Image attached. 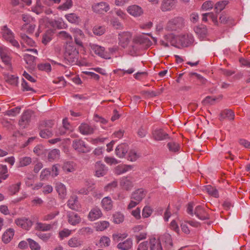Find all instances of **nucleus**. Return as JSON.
Returning a JSON list of instances; mask_svg holds the SVG:
<instances>
[{"label": "nucleus", "instance_id": "nucleus-58", "mask_svg": "<svg viewBox=\"0 0 250 250\" xmlns=\"http://www.w3.org/2000/svg\"><path fill=\"white\" fill-rule=\"evenodd\" d=\"M147 129L146 127L142 126L139 127L137 131V134L139 138H143L147 135Z\"/></svg>", "mask_w": 250, "mask_h": 250}, {"label": "nucleus", "instance_id": "nucleus-52", "mask_svg": "<svg viewBox=\"0 0 250 250\" xmlns=\"http://www.w3.org/2000/svg\"><path fill=\"white\" fill-rule=\"evenodd\" d=\"M54 125V121L52 120H48L42 121L40 125V128H51Z\"/></svg>", "mask_w": 250, "mask_h": 250}, {"label": "nucleus", "instance_id": "nucleus-5", "mask_svg": "<svg viewBox=\"0 0 250 250\" xmlns=\"http://www.w3.org/2000/svg\"><path fill=\"white\" fill-rule=\"evenodd\" d=\"M72 147L77 151L81 153H87L90 151L89 145L82 139H75L72 142Z\"/></svg>", "mask_w": 250, "mask_h": 250}, {"label": "nucleus", "instance_id": "nucleus-36", "mask_svg": "<svg viewBox=\"0 0 250 250\" xmlns=\"http://www.w3.org/2000/svg\"><path fill=\"white\" fill-rule=\"evenodd\" d=\"M55 188L60 198L64 199L66 195V189L65 186L61 183H57Z\"/></svg>", "mask_w": 250, "mask_h": 250}, {"label": "nucleus", "instance_id": "nucleus-62", "mask_svg": "<svg viewBox=\"0 0 250 250\" xmlns=\"http://www.w3.org/2000/svg\"><path fill=\"white\" fill-rule=\"evenodd\" d=\"M71 230L65 229L59 232V237L60 240H62L64 238L68 237L71 234Z\"/></svg>", "mask_w": 250, "mask_h": 250}, {"label": "nucleus", "instance_id": "nucleus-18", "mask_svg": "<svg viewBox=\"0 0 250 250\" xmlns=\"http://www.w3.org/2000/svg\"><path fill=\"white\" fill-rule=\"evenodd\" d=\"M67 217L68 223L73 226L79 224L81 221V218L78 214L73 211L67 212Z\"/></svg>", "mask_w": 250, "mask_h": 250}, {"label": "nucleus", "instance_id": "nucleus-3", "mask_svg": "<svg viewBox=\"0 0 250 250\" xmlns=\"http://www.w3.org/2000/svg\"><path fill=\"white\" fill-rule=\"evenodd\" d=\"M2 37L5 40L9 42L12 45L20 48V45L18 42L14 38V34L13 32L7 27V25H4L2 28Z\"/></svg>", "mask_w": 250, "mask_h": 250}, {"label": "nucleus", "instance_id": "nucleus-6", "mask_svg": "<svg viewBox=\"0 0 250 250\" xmlns=\"http://www.w3.org/2000/svg\"><path fill=\"white\" fill-rule=\"evenodd\" d=\"M184 26V19L179 17H175L169 20L167 25L168 30L176 31Z\"/></svg>", "mask_w": 250, "mask_h": 250}, {"label": "nucleus", "instance_id": "nucleus-39", "mask_svg": "<svg viewBox=\"0 0 250 250\" xmlns=\"http://www.w3.org/2000/svg\"><path fill=\"white\" fill-rule=\"evenodd\" d=\"M67 244L71 248H77L83 245V241L77 237H73L68 241Z\"/></svg>", "mask_w": 250, "mask_h": 250}, {"label": "nucleus", "instance_id": "nucleus-56", "mask_svg": "<svg viewBox=\"0 0 250 250\" xmlns=\"http://www.w3.org/2000/svg\"><path fill=\"white\" fill-rule=\"evenodd\" d=\"M72 5V0H66L65 2L58 6V9L62 11L66 10L71 8Z\"/></svg>", "mask_w": 250, "mask_h": 250}, {"label": "nucleus", "instance_id": "nucleus-38", "mask_svg": "<svg viewBox=\"0 0 250 250\" xmlns=\"http://www.w3.org/2000/svg\"><path fill=\"white\" fill-rule=\"evenodd\" d=\"M14 235V230L12 229H9L7 230L2 235V241L7 244L9 243L13 238Z\"/></svg>", "mask_w": 250, "mask_h": 250}, {"label": "nucleus", "instance_id": "nucleus-25", "mask_svg": "<svg viewBox=\"0 0 250 250\" xmlns=\"http://www.w3.org/2000/svg\"><path fill=\"white\" fill-rule=\"evenodd\" d=\"M165 40L168 42L172 46L179 48V36H176L173 34H168L165 35Z\"/></svg>", "mask_w": 250, "mask_h": 250}, {"label": "nucleus", "instance_id": "nucleus-16", "mask_svg": "<svg viewBox=\"0 0 250 250\" xmlns=\"http://www.w3.org/2000/svg\"><path fill=\"white\" fill-rule=\"evenodd\" d=\"M31 115L28 111H25L22 114L21 118L19 122V125L21 128H25L29 125L31 121Z\"/></svg>", "mask_w": 250, "mask_h": 250}, {"label": "nucleus", "instance_id": "nucleus-28", "mask_svg": "<svg viewBox=\"0 0 250 250\" xmlns=\"http://www.w3.org/2000/svg\"><path fill=\"white\" fill-rule=\"evenodd\" d=\"M133 166L131 165H120L115 168L114 173L119 175L131 170Z\"/></svg>", "mask_w": 250, "mask_h": 250}, {"label": "nucleus", "instance_id": "nucleus-8", "mask_svg": "<svg viewBox=\"0 0 250 250\" xmlns=\"http://www.w3.org/2000/svg\"><path fill=\"white\" fill-rule=\"evenodd\" d=\"M179 48L188 47L194 42V38L191 34H187L179 36Z\"/></svg>", "mask_w": 250, "mask_h": 250}, {"label": "nucleus", "instance_id": "nucleus-15", "mask_svg": "<svg viewBox=\"0 0 250 250\" xmlns=\"http://www.w3.org/2000/svg\"><path fill=\"white\" fill-rule=\"evenodd\" d=\"M146 194V192L143 188H138L132 193L130 198L140 203L145 197Z\"/></svg>", "mask_w": 250, "mask_h": 250}, {"label": "nucleus", "instance_id": "nucleus-57", "mask_svg": "<svg viewBox=\"0 0 250 250\" xmlns=\"http://www.w3.org/2000/svg\"><path fill=\"white\" fill-rule=\"evenodd\" d=\"M21 109V107L20 106H17L15 108L6 111L5 115L9 116H15L20 113Z\"/></svg>", "mask_w": 250, "mask_h": 250}, {"label": "nucleus", "instance_id": "nucleus-51", "mask_svg": "<svg viewBox=\"0 0 250 250\" xmlns=\"http://www.w3.org/2000/svg\"><path fill=\"white\" fill-rule=\"evenodd\" d=\"M26 240L31 250H41V247L38 243L31 238Z\"/></svg>", "mask_w": 250, "mask_h": 250}, {"label": "nucleus", "instance_id": "nucleus-53", "mask_svg": "<svg viewBox=\"0 0 250 250\" xmlns=\"http://www.w3.org/2000/svg\"><path fill=\"white\" fill-rule=\"evenodd\" d=\"M8 173V168L6 165H0V176L2 180H6L9 175Z\"/></svg>", "mask_w": 250, "mask_h": 250}, {"label": "nucleus", "instance_id": "nucleus-45", "mask_svg": "<svg viewBox=\"0 0 250 250\" xmlns=\"http://www.w3.org/2000/svg\"><path fill=\"white\" fill-rule=\"evenodd\" d=\"M60 157V150L58 149H54L48 154V160L51 162L57 159Z\"/></svg>", "mask_w": 250, "mask_h": 250}, {"label": "nucleus", "instance_id": "nucleus-64", "mask_svg": "<svg viewBox=\"0 0 250 250\" xmlns=\"http://www.w3.org/2000/svg\"><path fill=\"white\" fill-rule=\"evenodd\" d=\"M38 237L44 242H47L51 237V233H43L40 232L37 234Z\"/></svg>", "mask_w": 250, "mask_h": 250}, {"label": "nucleus", "instance_id": "nucleus-40", "mask_svg": "<svg viewBox=\"0 0 250 250\" xmlns=\"http://www.w3.org/2000/svg\"><path fill=\"white\" fill-rule=\"evenodd\" d=\"M194 31L200 38H205L207 34V29L205 25L195 27Z\"/></svg>", "mask_w": 250, "mask_h": 250}, {"label": "nucleus", "instance_id": "nucleus-48", "mask_svg": "<svg viewBox=\"0 0 250 250\" xmlns=\"http://www.w3.org/2000/svg\"><path fill=\"white\" fill-rule=\"evenodd\" d=\"M167 146L169 150L173 152H178L180 149V145L175 142H169L167 143Z\"/></svg>", "mask_w": 250, "mask_h": 250}, {"label": "nucleus", "instance_id": "nucleus-33", "mask_svg": "<svg viewBox=\"0 0 250 250\" xmlns=\"http://www.w3.org/2000/svg\"><path fill=\"white\" fill-rule=\"evenodd\" d=\"M49 24L52 27L58 29H63L66 27V25L62 18L51 20L49 21Z\"/></svg>", "mask_w": 250, "mask_h": 250}, {"label": "nucleus", "instance_id": "nucleus-17", "mask_svg": "<svg viewBox=\"0 0 250 250\" xmlns=\"http://www.w3.org/2000/svg\"><path fill=\"white\" fill-rule=\"evenodd\" d=\"M177 0H163L161 5V9L162 11H169L174 9Z\"/></svg>", "mask_w": 250, "mask_h": 250}, {"label": "nucleus", "instance_id": "nucleus-35", "mask_svg": "<svg viewBox=\"0 0 250 250\" xmlns=\"http://www.w3.org/2000/svg\"><path fill=\"white\" fill-rule=\"evenodd\" d=\"M68 207L74 210L78 211L80 209L77 198L76 196H72L67 201Z\"/></svg>", "mask_w": 250, "mask_h": 250}, {"label": "nucleus", "instance_id": "nucleus-11", "mask_svg": "<svg viewBox=\"0 0 250 250\" xmlns=\"http://www.w3.org/2000/svg\"><path fill=\"white\" fill-rule=\"evenodd\" d=\"M92 8L95 12L99 14L106 12L110 9L109 5L105 2L95 3L92 5Z\"/></svg>", "mask_w": 250, "mask_h": 250}, {"label": "nucleus", "instance_id": "nucleus-10", "mask_svg": "<svg viewBox=\"0 0 250 250\" xmlns=\"http://www.w3.org/2000/svg\"><path fill=\"white\" fill-rule=\"evenodd\" d=\"M120 186L121 188L126 191H130L134 187L132 178L123 177L120 181Z\"/></svg>", "mask_w": 250, "mask_h": 250}, {"label": "nucleus", "instance_id": "nucleus-26", "mask_svg": "<svg viewBox=\"0 0 250 250\" xmlns=\"http://www.w3.org/2000/svg\"><path fill=\"white\" fill-rule=\"evenodd\" d=\"M79 130L83 135L91 134L94 131V127L86 123L82 124L79 127Z\"/></svg>", "mask_w": 250, "mask_h": 250}, {"label": "nucleus", "instance_id": "nucleus-59", "mask_svg": "<svg viewBox=\"0 0 250 250\" xmlns=\"http://www.w3.org/2000/svg\"><path fill=\"white\" fill-rule=\"evenodd\" d=\"M147 233L146 231H143L135 235L134 237L136 242L138 243L140 241L145 240L147 237Z\"/></svg>", "mask_w": 250, "mask_h": 250}, {"label": "nucleus", "instance_id": "nucleus-12", "mask_svg": "<svg viewBox=\"0 0 250 250\" xmlns=\"http://www.w3.org/2000/svg\"><path fill=\"white\" fill-rule=\"evenodd\" d=\"M16 225L25 230H29L33 225L32 221L25 217L17 219L15 220Z\"/></svg>", "mask_w": 250, "mask_h": 250}, {"label": "nucleus", "instance_id": "nucleus-22", "mask_svg": "<svg viewBox=\"0 0 250 250\" xmlns=\"http://www.w3.org/2000/svg\"><path fill=\"white\" fill-rule=\"evenodd\" d=\"M150 250H163L161 241L154 237L149 239Z\"/></svg>", "mask_w": 250, "mask_h": 250}, {"label": "nucleus", "instance_id": "nucleus-9", "mask_svg": "<svg viewBox=\"0 0 250 250\" xmlns=\"http://www.w3.org/2000/svg\"><path fill=\"white\" fill-rule=\"evenodd\" d=\"M91 50L99 56L101 58L108 59H110V55L107 52L105 51L104 48L101 46L98 45L96 44L91 45Z\"/></svg>", "mask_w": 250, "mask_h": 250}, {"label": "nucleus", "instance_id": "nucleus-37", "mask_svg": "<svg viewBox=\"0 0 250 250\" xmlns=\"http://www.w3.org/2000/svg\"><path fill=\"white\" fill-rule=\"evenodd\" d=\"M54 31L52 29H48L42 35V42L44 45H46L52 39Z\"/></svg>", "mask_w": 250, "mask_h": 250}, {"label": "nucleus", "instance_id": "nucleus-42", "mask_svg": "<svg viewBox=\"0 0 250 250\" xmlns=\"http://www.w3.org/2000/svg\"><path fill=\"white\" fill-rule=\"evenodd\" d=\"M229 1L227 0H223L218 1L214 5V9L216 13L221 12L225 9L226 6L228 4Z\"/></svg>", "mask_w": 250, "mask_h": 250}, {"label": "nucleus", "instance_id": "nucleus-43", "mask_svg": "<svg viewBox=\"0 0 250 250\" xmlns=\"http://www.w3.org/2000/svg\"><path fill=\"white\" fill-rule=\"evenodd\" d=\"M40 136L41 137L44 139L51 138L53 135L52 129L45 128H40Z\"/></svg>", "mask_w": 250, "mask_h": 250}, {"label": "nucleus", "instance_id": "nucleus-29", "mask_svg": "<svg viewBox=\"0 0 250 250\" xmlns=\"http://www.w3.org/2000/svg\"><path fill=\"white\" fill-rule=\"evenodd\" d=\"M20 37L21 39V43L22 47H24L25 44L31 47H33L35 45V42L31 38L27 36L25 34L21 33Z\"/></svg>", "mask_w": 250, "mask_h": 250}, {"label": "nucleus", "instance_id": "nucleus-60", "mask_svg": "<svg viewBox=\"0 0 250 250\" xmlns=\"http://www.w3.org/2000/svg\"><path fill=\"white\" fill-rule=\"evenodd\" d=\"M23 58L26 62L29 65L33 64L36 60L35 57L29 54H25Z\"/></svg>", "mask_w": 250, "mask_h": 250}, {"label": "nucleus", "instance_id": "nucleus-50", "mask_svg": "<svg viewBox=\"0 0 250 250\" xmlns=\"http://www.w3.org/2000/svg\"><path fill=\"white\" fill-rule=\"evenodd\" d=\"M35 27L36 25L33 23H25L22 26L21 29L25 31L28 34H32L35 31Z\"/></svg>", "mask_w": 250, "mask_h": 250}, {"label": "nucleus", "instance_id": "nucleus-31", "mask_svg": "<svg viewBox=\"0 0 250 250\" xmlns=\"http://www.w3.org/2000/svg\"><path fill=\"white\" fill-rule=\"evenodd\" d=\"M32 163V158L28 156L19 157L17 167L20 168L30 165Z\"/></svg>", "mask_w": 250, "mask_h": 250}, {"label": "nucleus", "instance_id": "nucleus-41", "mask_svg": "<svg viewBox=\"0 0 250 250\" xmlns=\"http://www.w3.org/2000/svg\"><path fill=\"white\" fill-rule=\"evenodd\" d=\"M205 190L210 196L214 198L219 197V193L217 189L211 185H207L205 187Z\"/></svg>", "mask_w": 250, "mask_h": 250}, {"label": "nucleus", "instance_id": "nucleus-32", "mask_svg": "<svg viewBox=\"0 0 250 250\" xmlns=\"http://www.w3.org/2000/svg\"><path fill=\"white\" fill-rule=\"evenodd\" d=\"M53 228L51 224L37 222L35 227V230L37 231H49Z\"/></svg>", "mask_w": 250, "mask_h": 250}, {"label": "nucleus", "instance_id": "nucleus-34", "mask_svg": "<svg viewBox=\"0 0 250 250\" xmlns=\"http://www.w3.org/2000/svg\"><path fill=\"white\" fill-rule=\"evenodd\" d=\"M103 208L107 211L110 210L113 208V202L110 197H104L101 202Z\"/></svg>", "mask_w": 250, "mask_h": 250}, {"label": "nucleus", "instance_id": "nucleus-27", "mask_svg": "<svg viewBox=\"0 0 250 250\" xmlns=\"http://www.w3.org/2000/svg\"><path fill=\"white\" fill-rule=\"evenodd\" d=\"M102 216L101 209L97 207L92 208L89 212L88 217L90 221H94Z\"/></svg>", "mask_w": 250, "mask_h": 250}, {"label": "nucleus", "instance_id": "nucleus-63", "mask_svg": "<svg viewBox=\"0 0 250 250\" xmlns=\"http://www.w3.org/2000/svg\"><path fill=\"white\" fill-rule=\"evenodd\" d=\"M110 243V239L107 236H103L100 240V244L101 246L107 247Z\"/></svg>", "mask_w": 250, "mask_h": 250}, {"label": "nucleus", "instance_id": "nucleus-14", "mask_svg": "<svg viewBox=\"0 0 250 250\" xmlns=\"http://www.w3.org/2000/svg\"><path fill=\"white\" fill-rule=\"evenodd\" d=\"M194 213L198 218L202 220L209 218L208 213L201 206H198L195 208Z\"/></svg>", "mask_w": 250, "mask_h": 250}, {"label": "nucleus", "instance_id": "nucleus-44", "mask_svg": "<svg viewBox=\"0 0 250 250\" xmlns=\"http://www.w3.org/2000/svg\"><path fill=\"white\" fill-rule=\"evenodd\" d=\"M65 17L68 21L72 23L78 24L81 21L80 18L74 13L67 14Z\"/></svg>", "mask_w": 250, "mask_h": 250}, {"label": "nucleus", "instance_id": "nucleus-19", "mask_svg": "<svg viewBox=\"0 0 250 250\" xmlns=\"http://www.w3.org/2000/svg\"><path fill=\"white\" fill-rule=\"evenodd\" d=\"M76 44L80 46H83L82 39L84 38V35L83 31L79 28H74L72 30Z\"/></svg>", "mask_w": 250, "mask_h": 250}, {"label": "nucleus", "instance_id": "nucleus-24", "mask_svg": "<svg viewBox=\"0 0 250 250\" xmlns=\"http://www.w3.org/2000/svg\"><path fill=\"white\" fill-rule=\"evenodd\" d=\"M133 247V241L131 238H127L123 242L119 243L117 248L121 250H129Z\"/></svg>", "mask_w": 250, "mask_h": 250}, {"label": "nucleus", "instance_id": "nucleus-21", "mask_svg": "<svg viewBox=\"0 0 250 250\" xmlns=\"http://www.w3.org/2000/svg\"><path fill=\"white\" fill-rule=\"evenodd\" d=\"M128 150V145L126 144H121L116 147L115 153L118 157L123 158L125 156Z\"/></svg>", "mask_w": 250, "mask_h": 250}, {"label": "nucleus", "instance_id": "nucleus-47", "mask_svg": "<svg viewBox=\"0 0 250 250\" xmlns=\"http://www.w3.org/2000/svg\"><path fill=\"white\" fill-rule=\"evenodd\" d=\"M113 222L117 224L122 223L124 220V215L120 212H116L113 214Z\"/></svg>", "mask_w": 250, "mask_h": 250}, {"label": "nucleus", "instance_id": "nucleus-54", "mask_svg": "<svg viewBox=\"0 0 250 250\" xmlns=\"http://www.w3.org/2000/svg\"><path fill=\"white\" fill-rule=\"evenodd\" d=\"M93 33L97 36H101L105 32V27L103 26L96 25L93 28Z\"/></svg>", "mask_w": 250, "mask_h": 250}, {"label": "nucleus", "instance_id": "nucleus-61", "mask_svg": "<svg viewBox=\"0 0 250 250\" xmlns=\"http://www.w3.org/2000/svg\"><path fill=\"white\" fill-rule=\"evenodd\" d=\"M38 68L40 70L50 72L51 70V66L49 63H40L38 65Z\"/></svg>", "mask_w": 250, "mask_h": 250}, {"label": "nucleus", "instance_id": "nucleus-4", "mask_svg": "<svg viewBox=\"0 0 250 250\" xmlns=\"http://www.w3.org/2000/svg\"><path fill=\"white\" fill-rule=\"evenodd\" d=\"M0 56L2 62L7 70L12 71V57L8 49L6 48L0 49Z\"/></svg>", "mask_w": 250, "mask_h": 250}, {"label": "nucleus", "instance_id": "nucleus-13", "mask_svg": "<svg viewBox=\"0 0 250 250\" xmlns=\"http://www.w3.org/2000/svg\"><path fill=\"white\" fill-rule=\"evenodd\" d=\"M108 169L100 161L97 162L95 165V175L98 177H102L106 175Z\"/></svg>", "mask_w": 250, "mask_h": 250}, {"label": "nucleus", "instance_id": "nucleus-55", "mask_svg": "<svg viewBox=\"0 0 250 250\" xmlns=\"http://www.w3.org/2000/svg\"><path fill=\"white\" fill-rule=\"evenodd\" d=\"M140 157V154L135 150H131L128 153V160L134 162Z\"/></svg>", "mask_w": 250, "mask_h": 250}, {"label": "nucleus", "instance_id": "nucleus-23", "mask_svg": "<svg viewBox=\"0 0 250 250\" xmlns=\"http://www.w3.org/2000/svg\"><path fill=\"white\" fill-rule=\"evenodd\" d=\"M168 135L162 129H156L152 132V137L156 141H162L166 139Z\"/></svg>", "mask_w": 250, "mask_h": 250}, {"label": "nucleus", "instance_id": "nucleus-2", "mask_svg": "<svg viewBox=\"0 0 250 250\" xmlns=\"http://www.w3.org/2000/svg\"><path fill=\"white\" fill-rule=\"evenodd\" d=\"M78 56L79 52L75 47L70 45L66 46L64 58L69 63L76 62L78 60Z\"/></svg>", "mask_w": 250, "mask_h": 250}, {"label": "nucleus", "instance_id": "nucleus-49", "mask_svg": "<svg viewBox=\"0 0 250 250\" xmlns=\"http://www.w3.org/2000/svg\"><path fill=\"white\" fill-rule=\"evenodd\" d=\"M109 226L108 222L106 221H100L96 224V230L103 231L107 229Z\"/></svg>", "mask_w": 250, "mask_h": 250}, {"label": "nucleus", "instance_id": "nucleus-46", "mask_svg": "<svg viewBox=\"0 0 250 250\" xmlns=\"http://www.w3.org/2000/svg\"><path fill=\"white\" fill-rule=\"evenodd\" d=\"M62 168L65 173L72 172L75 170L74 163L70 162H67L64 163L63 165Z\"/></svg>", "mask_w": 250, "mask_h": 250}, {"label": "nucleus", "instance_id": "nucleus-20", "mask_svg": "<svg viewBox=\"0 0 250 250\" xmlns=\"http://www.w3.org/2000/svg\"><path fill=\"white\" fill-rule=\"evenodd\" d=\"M127 12L134 17H139L143 13V11L141 7L137 5L129 6L127 8Z\"/></svg>", "mask_w": 250, "mask_h": 250}, {"label": "nucleus", "instance_id": "nucleus-1", "mask_svg": "<svg viewBox=\"0 0 250 250\" xmlns=\"http://www.w3.org/2000/svg\"><path fill=\"white\" fill-rule=\"evenodd\" d=\"M146 35L150 36L152 39L155 42H156L157 40L156 38L152 37L150 33H147L143 34L135 37L133 39V43L140 45L143 49L148 48L152 45V42L149 38L146 37Z\"/></svg>", "mask_w": 250, "mask_h": 250}, {"label": "nucleus", "instance_id": "nucleus-30", "mask_svg": "<svg viewBox=\"0 0 250 250\" xmlns=\"http://www.w3.org/2000/svg\"><path fill=\"white\" fill-rule=\"evenodd\" d=\"M234 113L230 109H225L220 114V120H223L227 119L229 120H233L234 119Z\"/></svg>", "mask_w": 250, "mask_h": 250}, {"label": "nucleus", "instance_id": "nucleus-7", "mask_svg": "<svg viewBox=\"0 0 250 250\" xmlns=\"http://www.w3.org/2000/svg\"><path fill=\"white\" fill-rule=\"evenodd\" d=\"M132 38V34L129 32H123L119 34V44L122 47L125 48L130 43Z\"/></svg>", "mask_w": 250, "mask_h": 250}]
</instances>
